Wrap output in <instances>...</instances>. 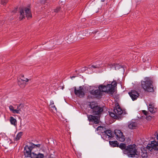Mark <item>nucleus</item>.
I'll use <instances>...</instances> for the list:
<instances>
[{
  "label": "nucleus",
  "mask_w": 158,
  "mask_h": 158,
  "mask_svg": "<svg viewBox=\"0 0 158 158\" xmlns=\"http://www.w3.org/2000/svg\"><path fill=\"white\" fill-rule=\"evenodd\" d=\"M117 82L113 80L110 84H108L106 85H100L98 87V89L90 90L89 93L95 97H101L102 92L113 94L114 92V88L116 87Z\"/></svg>",
  "instance_id": "1"
},
{
  "label": "nucleus",
  "mask_w": 158,
  "mask_h": 158,
  "mask_svg": "<svg viewBox=\"0 0 158 158\" xmlns=\"http://www.w3.org/2000/svg\"><path fill=\"white\" fill-rule=\"evenodd\" d=\"M123 153L129 157L138 158L140 155L139 149L137 148L135 144L128 145L127 148L123 151Z\"/></svg>",
  "instance_id": "2"
},
{
  "label": "nucleus",
  "mask_w": 158,
  "mask_h": 158,
  "mask_svg": "<svg viewBox=\"0 0 158 158\" xmlns=\"http://www.w3.org/2000/svg\"><path fill=\"white\" fill-rule=\"evenodd\" d=\"M152 84V80L149 77H145L143 80L141 81L142 88L144 90L148 92H152L154 91Z\"/></svg>",
  "instance_id": "3"
},
{
  "label": "nucleus",
  "mask_w": 158,
  "mask_h": 158,
  "mask_svg": "<svg viewBox=\"0 0 158 158\" xmlns=\"http://www.w3.org/2000/svg\"><path fill=\"white\" fill-rule=\"evenodd\" d=\"M89 108L91 109L92 113L94 115H99L103 111V108L97 105V104L94 102L89 103Z\"/></svg>",
  "instance_id": "4"
},
{
  "label": "nucleus",
  "mask_w": 158,
  "mask_h": 158,
  "mask_svg": "<svg viewBox=\"0 0 158 158\" xmlns=\"http://www.w3.org/2000/svg\"><path fill=\"white\" fill-rule=\"evenodd\" d=\"M20 14L19 18L20 20L26 17L28 19L32 17L31 11L30 9L27 8H21L19 10Z\"/></svg>",
  "instance_id": "5"
},
{
  "label": "nucleus",
  "mask_w": 158,
  "mask_h": 158,
  "mask_svg": "<svg viewBox=\"0 0 158 158\" xmlns=\"http://www.w3.org/2000/svg\"><path fill=\"white\" fill-rule=\"evenodd\" d=\"M110 116L113 118H116L118 116L121 115L123 113V111L118 104H116L115 107L114 108L113 112H109Z\"/></svg>",
  "instance_id": "6"
},
{
  "label": "nucleus",
  "mask_w": 158,
  "mask_h": 158,
  "mask_svg": "<svg viewBox=\"0 0 158 158\" xmlns=\"http://www.w3.org/2000/svg\"><path fill=\"white\" fill-rule=\"evenodd\" d=\"M41 144H35L32 143H29L27 145L25 146L24 148V153H29L32 152V149L35 147H40Z\"/></svg>",
  "instance_id": "7"
},
{
  "label": "nucleus",
  "mask_w": 158,
  "mask_h": 158,
  "mask_svg": "<svg viewBox=\"0 0 158 158\" xmlns=\"http://www.w3.org/2000/svg\"><path fill=\"white\" fill-rule=\"evenodd\" d=\"M74 91L75 94L77 96L80 98L84 97L85 89L83 86H80L77 88L76 87H74Z\"/></svg>",
  "instance_id": "8"
},
{
  "label": "nucleus",
  "mask_w": 158,
  "mask_h": 158,
  "mask_svg": "<svg viewBox=\"0 0 158 158\" xmlns=\"http://www.w3.org/2000/svg\"><path fill=\"white\" fill-rule=\"evenodd\" d=\"M101 137L103 139L108 141L113 138L114 136L112 135L111 131L107 130L102 132Z\"/></svg>",
  "instance_id": "9"
},
{
  "label": "nucleus",
  "mask_w": 158,
  "mask_h": 158,
  "mask_svg": "<svg viewBox=\"0 0 158 158\" xmlns=\"http://www.w3.org/2000/svg\"><path fill=\"white\" fill-rule=\"evenodd\" d=\"M24 155L25 157H31V158H44V155L43 154L39 153L36 154L33 152H31L29 153H24Z\"/></svg>",
  "instance_id": "10"
},
{
  "label": "nucleus",
  "mask_w": 158,
  "mask_h": 158,
  "mask_svg": "<svg viewBox=\"0 0 158 158\" xmlns=\"http://www.w3.org/2000/svg\"><path fill=\"white\" fill-rule=\"evenodd\" d=\"M114 134L116 137V139L121 142H123L125 140V137L121 131L118 130H114Z\"/></svg>",
  "instance_id": "11"
},
{
  "label": "nucleus",
  "mask_w": 158,
  "mask_h": 158,
  "mask_svg": "<svg viewBox=\"0 0 158 158\" xmlns=\"http://www.w3.org/2000/svg\"><path fill=\"white\" fill-rule=\"evenodd\" d=\"M147 148L150 151H152V149L157 150H158V143L155 140L152 141L151 143L148 144Z\"/></svg>",
  "instance_id": "12"
},
{
  "label": "nucleus",
  "mask_w": 158,
  "mask_h": 158,
  "mask_svg": "<svg viewBox=\"0 0 158 158\" xmlns=\"http://www.w3.org/2000/svg\"><path fill=\"white\" fill-rule=\"evenodd\" d=\"M87 117L88 120L90 122H93L95 124L99 123V119L97 116H94L92 115H87Z\"/></svg>",
  "instance_id": "13"
},
{
  "label": "nucleus",
  "mask_w": 158,
  "mask_h": 158,
  "mask_svg": "<svg viewBox=\"0 0 158 158\" xmlns=\"http://www.w3.org/2000/svg\"><path fill=\"white\" fill-rule=\"evenodd\" d=\"M129 94L133 101L136 100L139 96V94L135 90H132Z\"/></svg>",
  "instance_id": "14"
},
{
  "label": "nucleus",
  "mask_w": 158,
  "mask_h": 158,
  "mask_svg": "<svg viewBox=\"0 0 158 158\" xmlns=\"http://www.w3.org/2000/svg\"><path fill=\"white\" fill-rule=\"evenodd\" d=\"M28 79L27 78H26L25 79H20L19 81L18 84L19 86L21 88H23L25 86V83L28 81Z\"/></svg>",
  "instance_id": "15"
},
{
  "label": "nucleus",
  "mask_w": 158,
  "mask_h": 158,
  "mask_svg": "<svg viewBox=\"0 0 158 158\" xmlns=\"http://www.w3.org/2000/svg\"><path fill=\"white\" fill-rule=\"evenodd\" d=\"M139 157L141 158H147L148 154L147 153L146 151L144 150L143 151L141 149H139Z\"/></svg>",
  "instance_id": "16"
},
{
  "label": "nucleus",
  "mask_w": 158,
  "mask_h": 158,
  "mask_svg": "<svg viewBox=\"0 0 158 158\" xmlns=\"http://www.w3.org/2000/svg\"><path fill=\"white\" fill-rule=\"evenodd\" d=\"M137 126V123L134 122H131L129 123L128 127L130 129H135Z\"/></svg>",
  "instance_id": "17"
},
{
  "label": "nucleus",
  "mask_w": 158,
  "mask_h": 158,
  "mask_svg": "<svg viewBox=\"0 0 158 158\" xmlns=\"http://www.w3.org/2000/svg\"><path fill=\"white\" fill-rule=\"evenodd\" d=\"M148 110L149 111L152 113L155 112V110L154 109V106L152 104L150 103L148 106Z\"/></svg>",
  "instance_id": "18"
},
{
  "label": "nucleus",
  "mask_w": 158,
  "mask_h": 158,
  "mask_svg": "<svg viewBox=\"0 0 158 158\" xmlns=\"http://www.w3.org/2000/svg\"><path fill=\"white\" fill-rule=\"evenodd\" d=\"M110 144L113 147H118L119 143L117 141H109Z\"/></svg>",
  "instance_id": "19"
},
{
  "label": "nucleus",
  "mask_w": 158,
  "mask_h": 158,
  "mask_svg": "<svg viewBox=\"0 0 158 158\" xmlns=\"http://www.w3.org/2000/svg\"><path fill=\"white\" fill-rule=\"evenodd\" d=\"M11 124L14 126H15L17 124L16 119L13 117H10V119Z\"/></svg>",
  "instance_id": "20"
},
{
  "label": "nucleus",
  "mask_w": 158,
  "mask_h": 158,
  "mask_svg": "<svg viewBox=\"0 0 158 158\" xmlns=\"http://www.w3.org/2000/svg\"><path fill=\"white\" fill-rule=\"evenodd\" d=\"M118 147L120 148L121 149L123 150V152L127 148L126 145L125 143H121L120 145L118 144Z\"/></svg>",
  "instance_id": "21"
},
{
  "label": "nucleus",
  "mask_w": 158,
  "mask_h": 158,
  "mask_svg": "<svg viewBox=\"0 0 158 158\" xmlns=\"http://www.w3.org/2000/svg\"><path fill=\"white\" fill-rule=\"evenodd\" d=\"M22 132H19L17 135L16 138H15V141H17L19 140L21 137L22 135Z\"/></svg>",
  "instance_id": "22"
},
{
  "label": "nucleus",
  "mask_w": 158,
  "mask_h": 158,
  "mask_svg": "<svg viewBox=\"0 0 158 158\" xmlns=\"http://www.w3.org/2000/svg\"><path fill=\"white\" fill-rule=\"evenodd\" d=\"M89 67L90 68L92 69L93 68L98 69L101 67V65L100 64H99L96 65H89Z\"/></svg>",
  "instance_id": "23"
},
{
  "label": "nucleus",
  "mask_w": 158,
  "mask_h": 158,
  "mask_svg": "<svg viewBox=\"0 0 158 158\" xmlns=\"http://www.w3.org/2000/svg\"><path fill=\"white\" fill-rule=\"evenodd\" d=\"M115 69L116 70H117L118 69H119L121 68H122V66L118 64H116L114 65Z\"/></svg>",
  "instance_id": "24"
},
{
  "label": "nucleus",
  "mask_w": 158,
  "mask_h": 158,
  "mask_svg": "<svg viewBox=\"0 0 158 158\" xmlns=\"http://www.w3.org/2000/svg\"><path fill=\"white\" fill-rule=\"evenodd\" d=\"M21 111V110H18L17 109H14L12 113L14 114H20V112Z\"/></svg>",
  "instance_id": "25"
},
{
  "label": "nucleus",
  "mask_w": 158,
  "mask_h": 158,
  "mask_svg": "<svg viewBox=\"0 0 158 158\" xmlns=\"http://www.w3.org/2000/svg\"><path fill=\"white\" fill-rule=\"evenodd\" d=\"M8 0H1V3L2 4L4 5L8 2Z\"/></svg>",
  "instance_id": "26"
},
{
  "label": "nucleus",
  "mask_w": 158,
  "mask_h": 158,
  "mask_svg": "<svg viewBox=\"0 0 158 158\" xmlns=\"http://www.w3.org/2000/svg\"><path fill=\"white\" fill-rule=\"evenodd\" d=\"M52 108L53 110H55L56 111H57V109L54 105L50 106Z\"/></svg>",
  "instance_id": "27"
},
{
  "label": "nucleus",
  "mask_w": 158,
  "mask_h": 158,
  "mask_svg": "<svg viewBox=\"0 0 158 158\" xmlns=\"http://www.w3.org/2000/svg\"><path fill=\"white\" fill-rule=\"evenodd\" d=\"M9 108L10 110L12 112L14 109L13 106H12L10 105V106Z\"/></svg>",
  "instance_id": "28"
},
{
  "label": "nucleus",
  "mask_w": 158,
  "mask_h": 158,
  "mask_svg": "<svg viewBox=\"0 0 158 158\" xmlns=\"http://www.w3.org/2000/svg\"><path fill=\"white\" fill-rule=\"evenodd\" d=\"M60 7H57L54 9V11L56 12H57L60 10Z\"/></svg>",
  "instance_id": "29"
},
{
  "label": "nucleus",
  "mask_w": 158,
  "mask_h": 158,
  "mask_svg": "<svg viewBox=\"0 0 158 158\" xmlns=\"http://www.w3.org/2000/svg\"><path fill=\"white\" fill-rule=\"evenodd\" d=\"M142 112L144 114H145L146 115H147L148 112L147 111L145 110H143Z\"/></svg>",
  "instance_id": "30"
},
{
  "label": "nucleus",
  "mask_w": 158,
  "mask_h": 158,
  "mask_svg": "<svg viewBox=\"0 0 158 158\" xmlns=\"http://www.w3.org/2000/svg\"><path fill=\"white\" fill-rule=\"evenodd\" d=\"M22 105L21 104H19L18 106H17V108L16 109H17L18 110H21V106Z\"/></svg>",
  "instance_id": "31"
},
{
  "label": "nucleus",
  "mask_w": 158,
  "mask_h": 158,
  "mask_svg": "<svg viewBox=\"0 0 158 158\" xmlns=\"http://www.w3.org/2000/svg\"><path fill=\"white\" fill-rule=\"evenodd\" d=\"M54 104V102L53 101H51L50 102V106L53 105Z\"/></svg>",
  "instance_id": "32"
},
{
  "label": "nucleus",
  "mask_w": 158,
  "mask_h": 158,
  "mask_svg": "<svg viewBox=\"0 0 158 158\" xmlns=\"http://www.w3.org/2000/svg\"><path fill=\"white\" fill-rule=\"evenodd\" d=\"M46 0H40V2L42 4H44Z\"/></svg>",
  "instance_id": "33"
},
{
  "label": "nucleus",
  "mask_w": 158,
  "mask_h": 158,
  "mask_svg": "<svg viewBox=\"0 0 158 158\" xmlns=\"http://www.w3.org/2000/svg\"><path fill=\"white\" fill-rule=\"evenodd\" d=\"M98 32L97 30L94 31H93L92 32V33H93L94 34H96Z\"/></svg>",
  "instance_id": "34"
},
{
  "label": "nucleus",
  "mask_w": 158,
  "mask_h": 158,
  "mask_svg": "<svg viewBox=\"0 0 158 158\" xmlns=\"http://www.w3.org/2000/svg\"><path fill=\"white\" fill-rule=\"evenodd\" d=\"M102 128V127L101 126H99L98 127L97 129L98 131L100 130V128Z\"/></svg>",
  "instance_id": "35"
},
{
  "label": "nucleus",
  "mask_w": 158,
  "mask_h": 158,
  "mask_svg": "<svg viewBox=\"0 0 158 158\" xmlns=\"http://www.w3.org/2000/svg\"><path fill=\"white\" fill-rule=\"evenodd\" d=\"M75 76H72V77H71V79H72L73 78H75Z\"/></svg>",
  "instance_id": "36"
},
{
  "label": "nucleus",
  "mask_w": 158,
  "mask_h": 158,
  "mask_svg": "<svg viewBox=\"0 0 158 158\" xmlns=\"http://www.w3.org/2000/svg\"><path fill=\"white\" fill-rule=\"evenodd\" d=\"M20 79H25V78H24L23 77H22Z\"/></svg>",
  "instance_id": "37"
},
{
  "label": "nucleus",
  "mask_w": 158,
  "mask_h": 158,
  "mask_svg": "<svg viewBox=\"0 0 158 158\" xmlns=\"http://www.w3.org/2000/svg\"><path fill=\"white\" fill-rule=\"evenodd\" d=\"M105 0H101V2H104Z\"/></svg>",
  "instance_id": "38"
},
{
  "label": "nucleus",
  "mask_w": 158,
  "mask_h": 158,
  "mask_svg": "<svg viewBox=\"0 0 158 158\" xmlns=\"http://www.w3.org/2000/svg\"><path fill=\"white\" fill-rule=\"evenodd\" d=\"M49 158H55L53 157H51V156H50Z\"/></svg>",
  "instance_id": "39"
}]
</instances>
